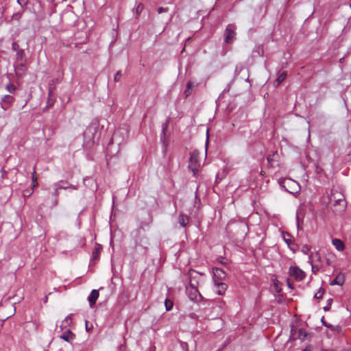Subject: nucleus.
Here are the masks:
<instances>
[{"instance_id":"1","label":"nucleus","mask_w":351,"mask_h":351,"mask_svg":"<svg viewBox=\"0 0 351 351\" xmlns=\"http://www.w3.org/2000/svg\"><path fill=\"white\" fill-rule=\"evenodd\" d=\"M328 198V203L332 204L334 206H339L341 208H343L345 206L346 200L344 195L337 189H332Z\"/></svg>"},{"instance_id":"2","label":"nucleus","mask_w":351,"mask_h":351,"mask_svg":"<svg viewBox=\"0 0 351 351\" xmlns=\"http://www.w3.org/2000/svg\"><path fill=\"white\" fill-rule=\"evenodd\" d=\"M134 237L135 238L136 245H138L145 249L147 248L149 242L148 238L145 235V231L143 226H141L135 230L134 232Z\"/></svg>"},{"instance_id":"3","label":"nucleus","mask_w":351,"mask_h":351,"mask_svg":"<svg viewBox=\"0 0 351 351\" xmlns=\"http://www.w3.org/2000/svg\"><path fill=\"white\" fill-rule=\"evenodd\" d=\"M189 286H190L189 289L186 288V291L188 292L189 298L193 301H196V302L201 301L203 299V297L199 293L198 289H197L198 282H196V283H194L193 278L192 277H191V280L189 282Z\"/></svg>"},{"instance_id":"4","label":"nucleus","mask_w":351,"mask_h":351,"mask_svg":"<svg viewBox=\"0 0 351 351\" xmlns=\"http://www.w3.org/2000/svg\"><path fill=\"white\" fill-rule=\"evenodd\" d=\"M311 336L310 333L306 332L303 328L298 329L294 326H291L290 339L295 341L296 339H300L304 341L308 337Z\"/></svg>"},{"instance_id":"5","label":"nucleus","mask_w":351,"mask_h":351,"mask_svg":"<svg viewBox=\"0 0 351 351\" xmlns=\"http://www.w3.org/2000/svg\"><path fill=\"white\" fill-rule=\"evenodd\" d=\"M198 158V151L195 150L191 154V157L189 161V168L194 174L197 173L199 167H200Z\"/></svg>"},{"instance_id":"6","label":"nucleus","mask_w":351,"mask_h":351,"mask_svg":"<svg viewBox=\"0 0 351 351\" xmlns=\"http://www.w3.org/2000/svg\"><path fill=\"white\" fill-rule=\"evenodd\" d=\"M128 138V133L125 130L119 129L117 130L113 134L111 142L108 144V147L113 143H116L117 145H120Z\"/></svg>"},{"instance_id":"7","label":"nucleus","mask_w":351,"mask_h":351,"mask_svg":"<svg viewBox=\"0 0 351 351\" xmlns=\"http://www.w3.org/2000/svg\"><path fill=\"white\" fill-rule=\"evenodd\" d=\"M224 42L227 44L232 43L235 39L236 32L235 27L233 25L229 24L224 31Z\"/></svg>"},{"instance_id":"8","label":"nucleus","mask_w":351,"mask_h":351,"mask_svg":"<svg viewBox=\"0 0 351 351\" xmlns=\"http://www.w3.org/2000/svg\"><path fill=\"white\" fill-rule=\"evenodd\" d=\"M98 123L92 122L84 132V137L88 141H93L97 132Z\"/></svg>"},{"instance_id":"9","label":"nucleus","mask_w":351,"mask_h":351,"mask_svg":"<svg viewBox=\"0 0 351 351\" xmlns=\"http://www.w3.org/2000/svg\"><path fill=\"white\" fill-rule=\"evenodd\" d=\"M289 274L291 276L294 277L297 280H302L306 276L305 272L297 266L290 267Z\"/></svg>"},{"instance_id":"10","label":"nucleus","mask_w":351,"mask_h":351,"mask_svg":"<svg viewBox=\"0 0 351 351\" xmlns=\"http://www.w3.org/2000/svg\"><path fill=\"white\" fill-rule=\"evenodd\" d=\"M278 154L277 152H273L271 154H269L267 157V167L269 168H274L278 166Z\"/></svg>"},{"instance_id":"11","label":"nucleus","mask_w":351,"mask_h":351,"mask_svg":"<svg viewBox=\"0 0 351 351\" xmlns=\"http://www.w3.org/2000/svg\"><path fill=\"white\" fill-rule=\"evenodd\" d=\"M18 64L15 66V73L18 77H22L26 73L27 68L25 62H17Z\"/></svg>"},{"instance_id":"12","label":"nucleus","mask_w":351,"mask_h":351,"mask_svg":"<svg viewBox=\"0 0 351 351\" xmlns=\"http://www.w3.org/2000/svg\"><path fill=\"white\" fill-rule=\"evenodd\" d=\"M99 295V293L98 290L93 289V290L91 291V293H90V294L89 295L88 298V302H89V304H90V306L91 307H93V305H95V304L96 301H97V298H98Z\"/></svg>"},{"instance_id":"13","label":"nucleus","mask_w":351,"mask_h":351,"mask_svg":"<svg viewBox=\"0 0 351 351\" xmlns=\"http://www.w3.org/2000/svg\"><path fill=\"white\" fill-rule=\"evenodd\" d=\"M332 243L338 251L341 252L345 249V245L343 242L339 239H332Z\"/></svg>"},{"instance_id":"14","label":"nucleus","mask_w":351,"mask_h":351,"mask_svg":"<svg viewBox=\"0 0 351 351\" xmlns=\"http://www.w3.org/2000/svg\"><path fill=\"white\" fill-rule=\"evenodd\" d=\"M213 274L215 277L219 280L224 279L226 276V272L223 269L218 267H216L213 269Z\"/></svg>"},{"instance_id":"15","label":"nucleus","mask_w":351,"mask_h":351,"mask_svg":"<svg viewBox=\"0 0 351 351\" xmlns=\"http://www.w3.org/2000/svg\"><path fill=\"white\" fill-rule=\"evenodd\" d=\"M14 101V97L11 95H5L4 96V97L2 99V101L3 103V104L5 105V106H3V105L1 106L2 108L4 109V110H6L9 106L10 105H11V104Z\"/></svg>"},{"instance_id":"16","label":"nucleus","mask_w":351,"mask_h":351,"mask_svg":"<svg viewBox=\"0 0 351 351\" xmlns=\"http://www.w3.org/2000/svg\"><path fill=\"white\" fill-rule=\"evenodd\" d=\"M343 282H344V276L342 274H339L336 276V278L334 280H332L330 282V285H342L343 284Z\"/></svg>"},{"instance_id":"17","label":"nucleus","mask_w":351,"mask_h":351,"mask_svg":"<svg viewBox=\"0 0 351 351\" xmlns=\"http://www.w3.org/2000/svg\"><path fill=\"white\" fill-rule=\"evenodd\" d=\"M216 286L217 287V293L219 295H223L227 289V285L223 282H215Z\"/></svg>"},{"instance_id":"18","label":"nucleus","mask_w":351,"mask_h":351,"mask_svg":"<svg viewBox=\"0 0 351 351\" xmlns=\"http://www.w3.org/2000/svg\"><path fill=\"white\" fill-rule=\"evenodd\" d=\"M75 337V335L70 330H67L66 332H64L61 336L60 338L64 339L66 341H70Z\"/></svg>"},{"instance_id":"19","label":"nucleus","mask_w":351,"mask_h":351,"mask_svg":"<svg viewBox=\"0 0 351 351\" xmlns=\"http://www.w3.org/2000/svg\"><path fill=\"white\" fill-rule=\"evenodd\" d=\"M26 56L23 49L16 52V62H26Z\"/></svg>"},{"instance_id":"20","label":"nucleus","mask_w":351,"mask_h":351,"mask_svg":"<svg viewBox=\"0 0 351 351\" xmlns=\"http://www.w3.org/2000/svg\"><path fill=\"white\" fill-rule=\"evenodd\" d=\"M287 75V71H283L282 73H281L278 75V77H277L276 81L274 82V85L276 86H278L282 82H284L285 80Z\"/></svg>"},{"instance_id":"21","label":"nucleus","mask_w":351,"mask_h":351,"mask_svg":"<svg viewBox=\"0 0 351 351\" xmlns=\"http://www.w3.org/2000/svg\"><path fill=\"white\" fill-rule=\"evenodd\" d=\"M58 82V79L51 80L49 82V84H48L49 90L48 91L49 92V97L52 96V93L54 92V90L56 89V84Z\"/></svg>"},{"instance_id":"22","label":"nucleus","mask_w":351,"mask_h":351,"mask_svg":"<svg viewBox=\"0 0 351 351\" xmlns=\"http://www.w3.org/2000/svg\"><path fill=\"white\" fill-rule=\"evenodd\" d=\"M194 87L193 83L191 81H189L186 86V89L184 91V95L185 98H187L191 94V89Z\"/></svg>"},{"instance_id":"23","label":"nucleus","mask_w":351,"mask_h":351,"mask_svg":"<svg viewBox=\"0 0 351 351\" xmlns=\"http://www.w3.org/2000/svg\"><path fill=\"white\" fill-rule=\"evenodd\" d=\"M178 222L182 226L185 227L189 222V217L186 215L180 214L178 218Z\"/></svg>"},{"instance_id":"24","label":"nucleus","mask_w":351,"mask_h":351,"mask_svg":"<svg viewBox=\"0 0 351 351\" xmlns=\"http://www.w3.org/2000/svg\"><path fill=\"white\" fill-rule=\"evenodd\" d=\"M312 260H314V263L317 261L320 262L321 257H320L319 254L318 252H315V253L311 254V255L309 257V262H311V261H312Z\"/></svg>"},{"instance_id":"25","label":"nucleus","mask_w":351,"mask_h":351,"mask_svg":"<svg viewBox=\"0 0 351 351\" xmlns=\"http://www.w3.org/2000/svg\"><path fill=\"white\" fill-rule=\"evenodd\" d=\"M56 101V97L54 93H52V96L49 97V92L48 91V99H47V107H51Z\"/></svg>"},{"instance_id":"26","label":"nucleus","mask_w":351,"mask_h":351,"mask_svg":"<svg viewBox=\"0 0 351 351\" xmlns=\"http://www.w3.org/2000/svg\"><path fill=\"white\" fill-rule=\"evenodd\" d=\"M100 250H101L100 245H97V246L95 247V248L93 251L92 256H93V259L97 260L99 258V256L100 254Z\"/></svg>"},{"instance_id":"27","label":"nucleus","mask_w":351,"mask_h":351,"mask_svg":"<svg viewBox=\"0 0 351 351\" xmlns=\"http://www.w3.org/2000/svg\"><path fill=\"white\" fill-rule=\"evenodd\" d=\"M291 235L289 233H286L283 234L284 241L287 243L289 246L293 244L291 241Z\"/></svg>"},{"instance_id":"28","label":"nucleus","mask_w":351,"mask_h":351,"mask_svg":"<svg viewBox=\"0 0 351 351\" xmlns=\"http://www.w3.org/2000/svg\"><path fill=\"white\" fill-rule=\"evenodd\" d=\"M326 327L330 328L331 330L340 333L341 332V327L339 326H333L332 324L326 325Z\"/></svg>"},{"instance_id":"29","label":"nucleus","mask_w":351,"mask_h":351,"mask_svg":"<svg viewBox=\"0 0 351 351\" xmlns=\"http://www.w3.org/2000/svg\"><path fill=\"white\" fill-rule=\"evenodd\" d=\"M144 8V6L143 5V3H139L136 8V18L137 19L138 17V16L140 15V14L142 12Z\"/></svg>"},{"instance_id":"30","label":"nucleus","mask_w":351,"mask_h":351,"mask_svg":"<svg viewBox=\"0 0 351 351\" xmlns=\"http://www.w3.org/2000/svg\"><path fill=\"white\" fill-rule=\"evenodd\" d=\"M165 306L166 310L167 311H169L173 308V303L171 300L166 299L165 300Z\"/></svg>"},{"instance_id":"31","label":"nucleus","mask_w":351,"mask_h":351,"mask_svg":"<svg viewBox=\"0 0 351 351\" xmlns=\"http://www.w3.org/2000/svg\"><path fill=\"white\" fill-rule=\"evenodd\" d=\"M309 263L311 265L312 272L316 274L317 271L319 270V266L314 263V260L311 261V262Z\"/></svg>"},{"instance_id":"32","label":"nucleus","mask_w":351,"mask_h":351,"mask_svg":"<svg viewBox=\"0 0 351 351\" xmlns=\"http://www.w3.org/2000/svg\"><path fill=\"white\" fill-rule=\"evenodd\" d=\"M325 290L323 288H320L318 291L315 294L314 298L320 299L323 297Z\"/></svg>"},{"instance_id":"33","label":"nucleus","mask_w":351,"mask_h":351,"mask_svg":"<svg viewBox=\"0 0 351 351\" xmlns=\"http://www.w3.org/2000/svg\"><path fill=\"white\" fill-rule=\"evenodd\" d=\"M169 120H167L162 125V135L163 136H165V133H166V130L169 126Z\"/></svg>"},{"instance_id":"34","label":"nucleus","mask_w":351,"mask_h":351,"mask_svg":"<svg viewBox=\"0 0 351 351\" xmlns=\"http://www.w3.org/2000/svg\"><path fill=\"white\" fill-rule=\"evenodd\" d=\"M287 181L288 182H291H291H293V180H287V179H285V178H280V179L278 180V183H279V184H280L282 187L285 188V182H286Z\"/></svg>"},{"instance_id":"35","label":"nucleus","mask_w":351,"mask_h":351,"mask_svg":"<svg viewBox=\"0 0 351 351\" xmlns=\"http://www.w3.org/2000/svg\"><path fill=\"white\" fill-rule=\"evenodd\" d=\"M122 77V73L121 71H119L116 73V74L114 75V81L115 82H118L121 80V78Z\"/></svg>"},{"instance_id":"36","label":"nucleus","mask_w":351,"mask_h":351,"mask_svg":"<svg viewBox=\"0 0 351 351\" xmlns=\"http://www.w3.org/2000/svg\"><path fill=\"white\" fill-rule=\"evenodd\" d=\"M189 275H190V278L192 277L193 278L194 283H196V282H198L197 280H196V278L199 277V274H197L195 271H193V273H191L190 271Z\"/></svg>"},{"instance_id":"37","label":"nucleus","mask_w":351,"mask_h":351,"mask_svg":"<svg viewBox=\"0 0 351 351\" xmlns=\"http://www.w3.org/2000/svg\"><path fill=\"white\" fill-rule=\"evenodd\" d=\"M6 89L10 92V93H14L16 88L14 86V84L10 83L8 84L7 86H6Z\"/></svg>"},{"instance_id":"38","label":"nucleus","mask_w":351,"mask_h":351,"mask_svg":"<svg viewBox=\"0 0 351 351\" xmlns=\"http://www.w3.org/2000/svg\"><path fill=\"white\" fill-rule=\"evenodd\" d=\"M332 302V299H329L328 300V304L324 307V310L325 311H328L330 310Z\"/></svg>"},{"instance_id":"39","label":"nucleus","mask_w":351,"mask_h":351,"mask_svg":"<svg viewBox=\"0 0 351 351\" xmlns=\"http://www.w3.org/2000/svg\"><path fill=\"white\" fill-rule=\"evenodd\" d=\"M12 48L14 51L16 52L20 51L21 49H20L19 45L16 43H13L12 45Z\"/></svg>"},{"instance_id":"40","label":"nucleus","mask_w":351,"mask_h":351,"mask_svg":"<svg viewBox=\"0 0 351 351\" xmlns=\"http://www.w3.org/2000/svg\"><path fill=\"white\" fill-rule=\"evenodd\" d=\"M32 182H35L36 184H38L36 173L35 169L34 170V172L32 173Z\"/></svg>"},{"instance_id":"41","label":"nucleus","mask_w":351,"mask_h":351,"mask_svg":"<svg viewBox=\"0 0 351 351\" xmlns=\"http://www.w3.org/2000/svg\"><path fill=\"white\" fill-rule=\"evenodd\" d=\"M157 12L158 14H161L162 12H168V8H162V7H160L157 9Z\"/></svg>"},{"instance_id":"42","label":"nucleus","mask_w":351,"mask_h":351,"mask_svg":"<svg viewBox=\"0 0 351 351\" xmlns=\"http://www.w3.org/2000/svg\"><path fill=\"white\" fill-rule=\"evenodd\" d=\"M302 251L304 254H307L309 252V251H310V248H309L307 245H304V246L302 247Z\"/></svg>"},{"instance_id":"43","label":"nucleus","mask_w":351,"mask_h":351,"mask_svg":"<svg viewBox=\"0 0 351 351\" xmlns=\"http://www.w3.org/2000/svg\"><path fill=\"white\" fill-rule=\"evenodd\" d=\"M66 189V187H64V186H58L56 189V191L54 192V195L57 197L58 196V190L59 189Z\"/></svg>"},{"instance_id":"44","label":"nucleus","mask_w":351,"mask_h":351,"mask_svg":"<svg viewBox=\"0 0 351 351\" xmlns=\"http://www.w3.org/2000/svg\"><path fill=\"white\" fill-rule=\"evenodd\" d=\"M93 329V324L90 326L88 325V322H86V330L87 332H90Z\"/></svg>"},{"instance_id":"45","label":"nucleus","mask_w":351,"mask_h":351,"mask_svg":"<svg viewBox=\"0 0 351 351\" xmlns=\"http://www.w3.org/2000/svg\"><path fill=\"white\" fill-rule=\"evenodd\" d=\"M1 171L2 173L1 178L3 179L5 178L7 176V171L4 169V168H2Z\"/></svg>"},{"instance_id":"46","label":"nucleus","mask_w":351,"mask_h":351,"mask_svg":"<svg viewBox=\"0 0 351 351\" xmlns=\"http://www.w3.org/2000/svg\"><path fill=\"white\" fill-rule=\"evenodd\" d=\"M302 351H313V346L311 345H308Z\"/></svg>"},{"instance_id":"47","label":"nucleus","mask_w":351,"mask_h":351,"mask_svg":"<svg viewBox=\"0 0 351 351\" xmlns=\"http://www.w3.org/2000/svg\"><path fill=\"white\" fill-rule=\"evenodd\" d=\"M322 322L323 324V325H324L326 326V325H328L329 324H327L325 320H324V317H323L322 319Z\"/></svg>"},{"instance_id":"48","label":"nucleus","mask_w":351,"mask_h":351,"mask_svg":"<svg viewBox=\"0 0 351 351\" xmlns=\"http://www.w3.org/2000/svg\"><path fill=\"white\" fill-rule=\"evenodd\" d=\"M190 40H191V38H189L186 40V42H185V45H186L187 43H189V41H190Z\"/></svg>"},{"instance_id":"49","label":"nucleus","mask_w":351,"mask_h":351,"mask_svg":"<svg viewBox=\"0 0 351 351\" xmlns=\"http://www.w3.org/2000/svg\"><path fill=\"white\" fill-rule=\"evenodd\" d=\"M241 226L243 228L244 230L245 229V228H246V225L245 224L241 223Z\"/></svg>"},{"instance_id":"50","label":"nucleus","mask_w":351,"mask_h":351,"mask_svg":"<svg viewBox=\"0 0 351 351\" xmlns=\"http://www.w3.org/2000/svg\"><path fill=\"white\" fill-rule=\"evenodd\" d=\"M30 193H29L28 191H27L25 193H24V196H26V195H29Z\"/></svg>"},{"instance_id":"51","label":"nucleus","mask_w":351,"mask_h":351,"mask_svg":"<svg viewBox=\"0 0 351 351\" xmlns=\"http://www.w3.org/2000/svg\"><path fill=\"white\" fill-rule=\"evenodd\" d=\"M30 193H29L28 191H27L25 193H24V196H26V195H29Z\"/></svg>"},{"instance_id":"52","label":"nucleus","mask_w":351,"mask_h":351,"mask_svg":"<svg viewBox=\"0 0 351 351\" xmlns=\"http://www.w3.org/2000/svg\"><path fill=\"white\" fill-rule=\"evenodd\" d=\"M37 185H38V184H35V182H32V186H33L34 187H35V186H37Z\"/></svg>"},{"instance_id":"53","label":"nucleus","mask_w":351,"mask_h":351,"mask_svg":"<svg viewBox=\"0 0 351 351\" xmlns=\"http://www.w3.org/2000/svg\"><path fill=\"white\" fill-rule=\"evenodd\" d=\"M57 204H58V200H57V199H56L54 205L56 206V205H57Z\"/></svg>"},{"instance_id":"54","label":"nucleus","mask_w":351,"mask_h":351,"mask_svg":"<svg viewBox=\"0 0 351 351\" xmlns=\"http://www.w3.org/2000/svg\"><path fill=\"white\" fill-rule=\"evenodd\" d=\"M208 143V137L207 136L206 145Z\"/></svg>"},{"instance_id":"55","label":"nucleus","mask_w":351,"mask_h":351,"mask_svg":"<svg viewBox=\"0 0 351 351\" xmlns=\"http://www.w3.org/2000/svg\"><path fill=\"white\" fill-rule=\"evenodd\" d=\"M71 188L75 189V187L74 186H71Z\"/></svg>"},{"instance_id":"56","label":"nucleus","mask_w":351,"mask_h":351,"mask_svg":"<svg viewBox=\"0 0 351 351\" xmlns=\"http://www.w3.org/2000/svg\"><path fill=\"white\" fill-rule=\"evenodd\" d=\"M322 351H329V350H323Z\"/></svg>"}]
</instances>
